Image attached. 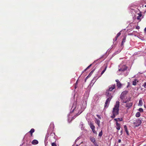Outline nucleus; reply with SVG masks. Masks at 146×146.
I'll return each instance as SVG.
<instances>
[{
	"label": "nucleus",
	"instance_id": "f257e3e1",
	"mask_svg": "<svg viewBox=\"0 0 146 146\" xmlns=\"http://www.w3.org/2000/svg\"><path fill=\"white\" fill-rule=\"evenodd\" d=\"M119 102L118 101L116 102L115 104L112 111L113 115L111 116L112 119L114 118L116 115L119 114Z\"/></svg>",
	"mask_w": 146,
	"mask_h": 146
},
{
	"label": "nucleus",
	"instance_id": "f03ea898",
	"mask_svg": "<svg viewBox=\"0 0 146 146\" xmlns=\"http://www.w3.org/2000/svg\"><path fill=\"white\" fill-rule=\"evenodd\" d=\"M128 91H125L122 92L121 94V99L122 100L124 99Z\"/></svg>",
	"mask_w": 146,
	"mask_h": 146
},
{
	"label": "nucleus",
	"instance_id": "7ed1b4c3",
	"mask_svg": "<svg viewBox=\"0 0 146 146\" xmlns=\"http://www.w3.org/2000/svg\"><path fill=\"white\" fill-rule=\"evenodd\" d=\"M90 128L91 129L93 132L95 134H97L96 131H95V127L92 123H90Z\"/></svg>",
	"mask_w": 146,
	"mask_h": 146
},
{
	"label": "nucleus",
	"instance_id": "20e7f679",
	"mask_svg": "<svg viewBox=\"0 0 146 146\" xmlns=\"http://www.w3.org/2000/svg\"><path fill=\"white\" fill-rule=\"evenodd\" d=\"M141 120L138 119L135 122H134L133 123L136 127H138L141 125Z\"/></svg>",
	"mask_w": 146,
	"mask_h": 146
},
{
	"label": "nucleus",
	"instance_id": "39448f33",
	"mask_svg": "<svg viewBox=\"0 0 146 146\" xmlns=\"http://www.w3.org/2000/svg\"><path fill=\"white\" fill-rule=\"evenodd\" d=\"M115 81L117 82L116 85L118 88H121L122 85V84L119 81L118 79L116 80Z\"/></svg>",
	"mask_w": 146,
	"mask_h": 146
},
{
	"label": "nucleus",
	"instance_id": "423d86ee",
	"mask_svg": "<svg viewBox=\"0 0 146 146\" xmlns=\"http://www.w3.org/2000/svg\"><path fill=\"white\" fill-rule=\"evenodd\" d=\"M127 68V67L125 65H124L121 68H119L118 70L119 72H124L125 70H126Z\"/></svg>",
	"mask_w": 146,
	"mask_h": 146
},
{
	"label": "nucleus",
	"instance_id": "0eeeda50",
	"mask_svg": "<svg viewBox=\"0 0 146 146\" xmlns=\"http://www.w3.org/2000/svg\"><path fill=\"white\" fill-rule=\"evenodd\" d=\"M115 87V84L110 85L109 86V88L107 90L109 91H112L114 89Z\"/></svg>",
	"mask_w": 146,
	"mask_h": 146
},
{
	"label": "nucleus",
	"instance_id": "6e6552de",
	"mask_svg": "<svg viewBox=\"0 0 146 146\" xmlns=\"http://www.w3.org/2000/svg\"><path fill=\"white\" fill-rule=\"evenodd\" d=\"M111 99V98H107V99L106 100V102L105 103L104 107L106 108V107L108 104V103H109Z\"/></svg>",
	"mask_w": 146,
	"mask_h": 146
},
{
	"label": "nucleus",
	"instance_id": "1a4fd4ad",
	"mask_svg": "<svg viewBox=\"0 0 146 146\" xmlns=\"http://www.w3.org/2000/svg\"><path fill=\"white\" fill-rule=\"evenodd\" d=\"M90 141L94 144L96 143V139L94 137L90 136Z\"/></svg>",
	"mask_w": 146,
	"mask_h": 146
},
{
	"label": "nucleus",
	"instance_id": "9d476101",
	"mask_svg": "<svg viewBox=\"0 0 146 146\" xmlns=\"http://www.w3.org/2000/svg\"><path fill=\"white\" fill-rule=\"evenodd\" d=\"M115 125H116V129L118 131H117V132H118V130H119L121 127V124L119 123L118 122H116Z\"/></svg>",
	"mask_w": 146,
	"mask_h": 146
},
{
	"label": "nucleus",
	"instance_id": "9b49d317",
	"mask_svg": "<svg viewBox=\"0 0 146 146\" xmlns=\"http://www.w3.org/2000/svg\"><path fill=\"white\" fill-rule=\"evenodd\" d=\"M106 94L107 96V98H112V96L111 95V94L109 92L108 90H107L106 92Z\"/></svg>",
	"mask_w": 146,
	"mask_h": 146
},
{
	"label": "nucleus",
	"instance_id": "f8f14e48",
	"mask_svg": "<svg viewBox=\"0 0 146 146\" xmlns=\"http://www.w3.org/2000/svg\"><path fill=\"white\" fill-rule=\"evenodd\" d=\"M133 103L132 102H130L127 103L126 105L125 106L127 108H130L132 106Z\"/></svg>",
	"mask_w": 146,
	"mask_h": 146
},
{
	"label": "nucleus",
	"instance_id": "ddd939ff",
	"mask_svg": "<svg viewBox=\"0 0 146 146\" xmlns=\"http://www.w3.org/2000/svg\"><path fill=\"white\" fill-rule=\"evenodd\" d=\"M139 15L137 17V19L138 20H139V21L141 20V19L143 17H142V14L141 13H140L139 14Z\"/></svg>",
	"mask_w": 146,
	"mask_h": 146
},
{
	"label": "nucleus",
	"instance_id": "4468645a",
	"mask_svg": "<svg viewBox=\"0 0 146 146\" xmlns=\"http://www.w3.org/2000/svg\"><path fill=\"white\" fill-rule=\"evenodd\" d=\"M38 143V141L36 140H34L32 142V143L33 145H36Z\"/></svg>",
	"mask_w": 146,
	"mask_h": 146
},
{
	"label": "nucleus",
	"instance_id": "2eb2a0df",
	"mask_svg": "<svg viewBox=\"0 0 146 146\" xmlns=\"http://www.w3.org/2000/svg\"><path fill=\"white\" fill-rule=\"evenodd\" d=\"M143 104V102L141 98L139 100V103L138 104V106H141Z\"/></svg>",
	"mask_w": 146,
	"mask_h": 146
},
{
	"label": "nucleus",
	"instance_id": "dca6fc26",
	"mask_svg": "<svg viewBox=\"0 0 146 146\" xmlns=\"http://www.w3.org/2000/svg\"><path fill=\"white\" fill-rule=\"evenodd\" d=\"M124 129H125L127 135H129V132L127 129V126L126 125H124Z\"/></svg>",
	"mask_w": 146,
	"mask_h": 146
},
{
	"label": "nucleus",
	"instance_id": "f3484780",
	"mask_svg": "<svg viewBox=\"0 0 146 146\" xmlns=\"http://www.w3.org/2000/svg\"><path fill=\"white\" fill-rule=\"evenodd\" d=\"M35 131V129H33L32 128L31 129L30 131L29 132V133H30L31 134V136H33V133Z\"/></svg>",
	"mask_w": 146,
	"mask_h": 146
},
{
	"label": "nucleus",
	"instance_id": "a211bd4d",
	"mask_svg": "<svg viewBox=\"0 0 146 146\" xmlns=\"http://www.w3.org/2000/svg\"><path fill=\"white\" fill-rule=\"evenodd\" d=\"M137 82H138V81H137V80L136 79H135L133 81L132 84L133 85L135 86L136 85Z\"/></svg>",
	"mask_w": 146,
	"mask_h": 146
},
{
	"label": "nucleus",
	"instance_id": "6ab92c4d",
	"mask_svg": "<svg viewBox=\"0 0 146 146\" xmlns=\"http://www.w3.org/2000/svg\"><path fill=\"white\" fill-rule=\"evenodd\" d=\"M95 122H96V123L98 125V126L100 127V121L99 120L96 119V121Z\"/></svg>",
	"mask_w": 146,
	"mask_h": 146
},
{
	"label": "nucleus",
	"instance_id": "aec40b11",
	"mask_svg": "<svg viewBox=\"0 0 146 146\" xmlns=\"http://www.w3.org/2000/svg\"><path fill=\"white\" fill-rule=\"evenodd\" d=\"M125 40H126V38L124 37L123 38V40L121 44V46H123V43L124 42H125Z\"/></svg>",
	"mask_w": 146,
	"mask_h": 146
},
{
	"label": "nucleus",
	"instance_id": "412c9836",
	"mask_svg": "<svg viewBox=\"0 0 146 146\" xmlns=\"http://www.w3.org/2000/svg\"><path fill=\"white\" fill-rule=\"evenodd\" d=\"M107 66H105L104 69L103 70V71L101 72V75L103 74H104V73L106 71L107 69Z\"/></svg>",
	"mask_w": 146,
	"mask_h": 146
},
{
	"label": "nucleus",
	"instance_id": "4be33fe9",
	"mask_svg": "<svg viewBox=\"0 0 146 146\" xmlns=\"http://www.w3.org/2000/svg\"><path fill=\"white\" fill-rule=\"evenodd\" d=\"M95 62V61L94 62H93V63L92 64H90L89 66H88L85 70H84V71H86V70L87 69H89L90 67L91 66H92V65L93 64L94 62Z\"/></svg>",
	"mask_w": 146,
	"mask_h": 146
},
{
	"label": "nucleus",
	"instance_id": "5701e85b",
	"mask_svg": "<svg viewBox=\"0 0 146 146\" xmlns=\"http://www.w3.org/2000/svg\"><path fill=\"white\" fill-rule=\"evenodd\" d=\"M140 116V113L139 112H137L135 115V116L137 117H139Z\"/></svg>",
	"mask_w": 146,
	"mask_h": 146
},
{
	"label": "nucleus",
	"instance_id": "b1692460",
	"mask_svg": "<svg viewBox=\"0 0 146 146\" xmlns=\"http://www.w3.org/2000/svg\"><path fill=\"white\" fill-rule=\"evenodd\" d=\"M94 70H95V69H93L90 72V74H89L88 76H88H91L92 75V74L93 73V72H94Z\"/></svg>",
	"mask_w": 146,
	"mask_h": 146
},
{
	"label": "nucleus",
	"instance_id": "393cba45",
	"mask_svg": "<svg viewBox=\"0 0 146 146\" xmlns=\"http://www.w3.org/2000/svg\"><path fill=\"white\" fill-rule=\"evenodd\" d=\"M81 112H80V113H79L78 112L77 114H76V115H75V116H74V117H72V119L73 120V119H74V118H76V116H78V115H79V114H80L81 113Z\"/></svg>",
	"mask_w": 146,
	"mask_h": 146
},
{
	"label": "nucleus",
	"instance_id": "a878e982",
	"mask_svg": "<svg viewBox=\"0 0 146 146\" xmlns=\"http://www.w3.org/2000/svg\"><path fill=\"white\" fill-rule=\"evenodd\" d=\"M102 134H103L102 131H102L99 133V135H98L100 137H101L102 136Z\"/></svg>",
	"mask_w": 146,
	"mask_h": 146
},
{
	"label": "nucleus",
	"instance_id": "bb28decb",
	"mask_svg": "<svg viewBox=\"0 0 146 146\" xmlns=\"http://www.w3.org/2000/svg\"><path fill=\"white\" fill-rule=\"evenodd\" d=\"M139 111L141 112H143V109L142 108H140L139 109Z\"/></svg>",
	"mask_w": 146,
	"mask_h": 146
},
{
	"label": "nucleus",
	"instance_id": "cd10ccee",
	"mask_svg": "<svg viewBox=\"0 0 146 146\" xmlns=\"http://www.w3.org/2000/svg\"><path fill=\"white\" fill-rule=\"evenodd\" d=\"M118 121H123V119L122 118H117Z\"/></svg>",
	"mask_w": 146,
	"mask_h": 146
},
{
	"label": "nucleus",
	"instance_id": "c85d7f7f",
	"mask_svg": "<svg viewBox=\"0 0 146 146\" xmlns=\"http://www.w3.org/2000/svg\"><path fill=\"white\" fill-rule=\"evenodd\" d=\"M51 145H52V146H57L54 143H52Z\"/></svg>",
	"mask_w": 146,
	"mask_h": 146
},
{
	"label": "nucleus",
	"instance_id": "c756f323",
	"mask_svg": "<svg viewBox=\"0 0 146 146\" xmlns=\"http://www.w3.org/2000/svg\"><path fill=\"white\" fill-rule=\"evenodd\" d=\"M121 34L120 32L118 33L117 34L116 36H117V37H118L119 36H120V35H121Z\"/></svg>",
	"mask_w": 146,
	"mask_h": 146
},
{
	"label": "nucleus",
	"instance_id": "7c9ffc66",
	"mask_svg": "<svg viewBox=\"0 0 146 146\" xmlns=\"http://www.w3.org/2000/svg\"><path fill=\"white\" fill-rule=\"evenodd\" d=\"M130 100V99H129V100H125V101H123V102L124 103H127V102H128Z\"/></svg>",
	"mask_w": 146,
	"mask_h": 146
},
{
	"label": "nucleus",
	"instance_id": "2f4dec72",
	"mask_svg": "<svg viewBox=\"0 0 146 146\" xmlns=\"http://www.w3.org/2000/svg\"><path fill=\"white\" fill-rule=\"evenodd\" d=\"M136 29H140V27L139 26H137L136 27Z\"/></svg>",
	"mask_w": 146,
	"mask_h": 146
},
{
	"label": "nucleus",
	"instance_id": "473e14b6",
	"mask_svg": "<svg viewBox=\"0 0 146 146\" xmlns=\"http://www.w3.org/2000/svg\"><path fill=\"white\" fill-rule=\"evenodd\" d=\"M114 120L116 121V122H118L117 121L118 120L117 118L114 119Z\"/></svg>",
	"mask_w": 146,
	"mask_h": 146
},
{
	"label": "nucleus",
	"instance_id": "72a5a7b5",
	"mask_svg": "<svg viewBox=\"0 0 146 146\" xmlns=\"http://www.w3.org/2000/svg\"><path fill=\"white\" fill-rule=\"evenodd\" d=\"M146 82H145L144 84V87L145 88H146Z\"/></svg>",
	"mask_w": 146,
	"mask_h": 146
},
{
	"label": "nucleus",
	"instance_id": "f704fd0d",
	"mask_svg": "<svg viewBox=\"0 0 146 146\" xmlns=\"http://www.w3.org/2000/svg\"><path fill=\"white\" fill-rule=\"evenodd\" d=\"M94 145H95V146H99L97 144V143H94Z\"/></svg>",
	"mask_w": 146,
	"mask_h": 146
},
{
	"label": "nucleus",
	"instance_id": "c9c22d12",
	"mask_svg": "<svg viewBox=\"0 0 146 146\" xmlns=\"http://www.w3.org/2000/svg\"><path fill=\"white\" fill-rule=\"evenodd\" d=\"M117 38H118V37H117V36H116L115 37V38L114 39L116 41L117 40Z\"/></svg>",
	"mask_w": 146,
	"mask_h": 146
},
{
	"label": "nucleus",
	"instance_id": "e433bc0d",
	"mask_svg": "<svg viewBox=\"0 0 146 146\" xmlns=\"http://www.w3.org/2000/svg\"><path fill=\"white\" fill-rule=\"evenodd\" d=\"M97 117H98L99 118H100H100H100V117L99 116V115H97Z\"/></svg>",
	"mask_w": 146,
	"mask_h": 146
},
{
	"label": "nucleus",
	"instance_id": "4c0bfd02",
	"mask_svg": "<svg viewBox=\"0 0 146 146\" xmlns=\"http://www.w3.org/2000/svg\"><path fill=\"white\" fill-rule=\"evenodd\" d=\"M118 142L119 143H120L121 142V139H119Z\"/></svg>",
	"mask_w": 146,
	"mask_h": 146
},
{
	"label": "nucleus",
	"instance_id": "58836bf2",
	"mask_svg": "<svg viewBox=\"0 0 146 146\" xmlns=\"http://www.w3.org/2000/svg\"><path fill=\"white\" fill-rule=\"evenodd\" d=\"M144 31L145 33H146V27L144 29Z\"/></svg>",
	"mask_w": 146,
	"mask_h": 146
},
{
	"label": "nucleus",
	"instance_id": "ea45409f",
	"mask_svg": "<svg viewBox=\"0 0 146 146\" xmlns=\"http://www.w3.org/2000/svg\"><path fill=\"white\" fill-rule=\"evenodd\" d=\"M53 124H50V126H52L53 127Z\"/></svg>",
	"mask_w": 146,
	"mask_h": 146
},
{
	"label": "nucleus",
	"instance_id": "a19ab883",
	"mask_svg": "<svg viewBox=\"0 0 146 146\" xmlns=\"http://www.w3.org/2000/svg\"><path fill=\"white\" fill-rule=\"evenodd\" d=\"M75 108H74L72 110V112H73V111H74V109H75Z\"/></svg>",
	"mask_w": 146,
	"mask_h": 146
},
{
	"label": "nucleus",
	"instance_id": "79ce46f5",
	"mask_svg": "<svg viewBox=\"0 0 146 146\" xmlns=\"http://www.w3.org/2000/svg\"><path fill=\"white\" fill-rule=\"evenodd\" d=\"M121 134H122V130H121Z\"/></svg>",
	"mask_w": 146,
	"mask_h": 146
},
{
	"label": "nucleus",
	"instance_id": "37998d69",
	"mask_svg": "<svg viewBox=\"0 0 146 146\" xmlns=\"http://www.w3.org/2000/svg\"><path fill=\"white\" fill-rule=\"evenodd\" d=\"M76 88V86H75V88Z\"/></svg>",
	"mask_w": 146,
	"mask_h": 146
},
{
	"label": "nucleus",
	"instance_id": "c03bdc74",
	"mask_svg": "<svg viewBox=\"0 0 146 146\" xmlns=\"http://www.w3.org/2000/svg\"><path fill=\"white\" fill-rule=\"evenodd\" d=\"M143 146H146V145H144Z\"/></svg>",
	"mask_w": 146,
	"mask_h": 146
},
{
	"label": "nucleus",
	"instance_id": "a18cd8bd",
	"mask_svg": "<svg viewBox=\"0 0 146 146\" xmlns=\"http://www.w3.org/2000/svg\"><path fill=\"white\" fill-rule=\"evenodd\" d=\"M145 7H146V5H145Z\"/></svg>",
	"mask_w": 146,
	"mask_h": 146
}]
</instances>
